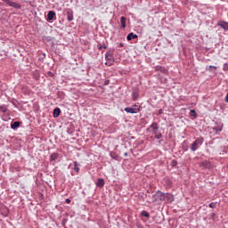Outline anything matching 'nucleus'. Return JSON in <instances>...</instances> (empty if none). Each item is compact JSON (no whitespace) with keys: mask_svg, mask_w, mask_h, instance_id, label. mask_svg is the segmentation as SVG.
Returning a JSON list of instances; mask_svg holds the SVG:
<instances>
[{"mask_svg":"<svg viewBox=\"0 0 228 228\" xmlns=\"http://www.w3.org/2000/svg\"><path fill=\"white\" fill-rule=\"evenodd\" d=\"M146 133L149 136H154L157 140L161 138V134L159 133V126L158 123L153 122L147 129Z\"/></svg>","mask_w":228,"mask_h":228,"instance_id":"1","label":"nucleus"},{"mask_svg":"<svg viewBox=\"0 0 228 228\" xmlns=\"http://www.w3.org/2000/svg\"><path fill=\"white\" fill-rule=\"evenodd\" d=\"M165 192L161 191H157L155 194L152 195V200L151 202H164Z\"/></svg>","mask_w":228,"mask_h":228,"instance_id":"2","label":"nucleus"},{"mask_svg":"<svg viewBox=\"0 0 228 228\" xmlns=\"http://www.w3.org/2000/svg\"><path fill=\"white\" fill-rule=\"evenodd\" d=\"M200 168H204L207 170H209L210 168H213V164L209 160H203L199 163Z\"/></svg>","mask_w":228,"mask_h":228,"instance_id":"3","label":"nucleus"},{"mask_svg":"<svg viewBox=\"0 0 228 228\" xmlns=\"http://www.w3.org/2000/svg\"><path fill=\"white\" fill-rule=\"evenodd\" d=\"M175 200L174 195L172 193H164V202L166 204H172Z\"/></svg>","mask_w":228,"mask_h":228,"instance_id":"4","label":"nucleus"},{"mask_svg":"<svg viewBox=\"0 0 228 228\" xmlns=\"http://www.w3.org/2000/svg\"><path fill=\"white\" fill-rule=\"evenodd\" d=\"M125 111L126 113H140V107H138L137 105H134V107H126L125 108Z\"/></svg>","mask_w":228,"mask_h":228,"instance_id":"5","label":"nucleus"},{"mask_svg":"<svg viewBox=\"0 0 228 228\" xmlns=\"http://www.w3.org/2000/svg\"><path fill=\"white\" fill-rule=\"evenodd\" d=\"M66 13L69 22H72V20H74V11H72V9H67Z\"/></svg>","mask_w":228,"mask_h":228,"instance_id":"6","label":"nucleus"},{"mask_svg":"<svg viewBox=\"0 0 228 228\" xmlns=\"http://www.w3.org/2000/svg\"><path fill=\"white\" fill-rule=\"evenodd\" d=\"M60 159V153H52L50 155V161L53 163V161H58V159Z\"/></svg>","mask_w":228,"mask_h":228,"instance_id":"7","label":"nucleus"},{"mask_svg":"<svg viewBox=\"0 0 228 228\" xmlns=\"http://www.w3.org/2000/svg\"><path fill=\"white\" fill-rule=\"evenodd\" d=\"M155 70H156V72H162V74H167L168 73V70H167L165 69V67H161V66H156Z\"/></svg>","mask_w":228,"mask_h":228,"instance_id":"8","label":"nucleus"},{"mask_svg":"<svg viewBox=\"0 0 228 228\" xmlns=\"http://www.w3.org/2000/svg\"><path fill=\"white\" fill-rule=\"evenodd\" d=\"M56 17V12L53 11H49L47 14V20H53Z\"/></svg>","mask_w":228,"mask_h":228,"instance_id":"9","label":"nucleus"},{"mask_svg":"<svg viewBox=\"0 0 228 228\" xmlns=\"http://www.w3.org/2000/svg\"><path fill=\"white\" fill-rule=\"evenodd\" d=\"M7 4L8 6H12V8H20V4L15 3V2H12L10 0L7 1Z\"/></svg>","mask_w":228,"mask_h":228,"instance_id":"10","label":"nucleus"},{"mask_svg":"<svg viewBox=\"0 0 228 228\" xmlns=\"http://www.w3.org/2000/svg\"><path fill=\"white\" fill-rule=\"evenodd\" d=\"M134 38H138V35H135L134 33H129L126 37V40L131 41Z\"/></svg>","mask_w":228,"mask_h":228,"instance_id":"11","label":"nucleus"},{"mask_svg":"<svg viewBox=\"0 0 228 228\" xmlns=\"http://www.w3.org/2000/svg\"><path fill=\"white\" fill-rule=\"evenodd\" d=\"M96 186H98V188H102V186H104V179L98 178L96 182Z\"/></svg>","mask_w":228,"mask_h":228,"instance_id":"12","label":"nucleus"},{"mask_svg":"<svg viewBox=\"0 0 228 228\" xmlns=\"http://www.w3.org/2000/svg\"><path fill=\"white\" fill-rule=\"evenodd\" d=\"M126 20H127V19H126V17L122 16V17L120 18L121 28H122L123 29H126Z\"/></svg>","mask_w":228,"mask_h":228,"instance_id":"13","label":"nucleus"},{"mask_svg":"<svg viewBox=\"0 0 228 228\" xmlns=\"http://www.w3.org/2000/svg\"><path fill=\"white\" fill-rule=\"evenodd\" d=\"M60 113H61V110H60V108H56L53 110V117L54 118L60 117Z\"/></svg>","mask_w":228,"mask_h":228,"instance_id":"14","label":"nucleus"},{"mask_svg":"<svg viewBox=\"0 0 228 228\" xmlns=\"http://www.w3.org/2000/svg\"><path fill=\"white\" fill-rule=\"evenodd\" d=\"M219 26H220L221 28H223V29H225L226 31H228V23H227V22H225V21H221V22L219 23Z\"/></svg>","mask_w":228,"mask_h":228,"instance_id":"15","label":"nucleus"},{"mask_svg":"<svg viewBox=\"0 0 228 228\" xmlns=\"http://www.w3.org/2000/svg\"><path fill=\"white\" fill-rule=\"evenodd\" d=\"M110 156L112 159H115L116 161H118V155L116 154L114 151L110 152Z\"/></svg>","mask_w":228,"mask_h":228,"instance_id":"16","label":"nucleus"},{"mask_svg":"<svg viewBox=\"0 0 228 228\" xmlns=\"http://www.w3.org/2000/svg\"><path fill=\"white\" fill-rule=\"evenodd\" d=\"M73 165H74V170H75V172H77V173H79V167H80V164L79 163H77V161H74L73 162Z\"/></svg>","mask_w":228,"mask_h":228,"instance_id":"17","label":"nucleus"},{"mask_svg":"<svg viewBox=\"0 0 228 228\" xmlns=\"http://www.w3.org/2000/svg\"><path fill=\"white\" fill-rule=\"evenodd\" d=\"M20 122H19V121L13 122L11 125L12 129H17V127H20Z\"/></svg>","mask_w":228,"mask_h":228,"instance_id":"18","label":"nucleus"},{"mask_svg":"<svg viewBox=\"0 0 228 228\" xmlns=\"http://www.w3.org/2000/svg\"><path fill=\"white\" fill-rule=\"evenodd\" d=\"M142 216H144L145 218H151V214L149 212L142 210L141 213Z\"/></svg>","mask_w":228,"mask_h":228,"instance_id":"19","label":"nucleus"},{"mask_svg":"<svg viewBox=\"0 0 228 228\" xmlns=\"http://www.w3.org/2000/svg\"><path fill=\"white\" fill-rule=\"evenodd\" d=\"M222 129H223L222 125L214 126V131H216V133H220Z\"/></svg>","mask_w":228,"mask_h":228,"instance_id":"20","label":"nucleus"},{"mask_svg":"<svg viewBox=\"0 0 228 228\" xmlns=\"http://www.w3.org/2000/svg\"><path fill=\"white\" fill-rule=\"evenodd\" d=\"M138 92L137 91H134L132 94V98H133V101H136L138 99Z\"/></svg>","mask_w":228,"mask_h":228,"instance_id":"21","label":"nucleus"},{"mask_svg":"<svg viewBox=\"0 0 228 228\" xmlns=\"http://www.w3.org/2000/svg\"><path fill=\"white\" fill-rule=\"evenodd\" d=\"M197 145H198L197 143L191 144V151H192V152H195V151H197L199 149V147Z\"/></svg>","mask_w":228,"mask_h":228,"instance_id":"22","label":"nucleus"},{"mask_svg":"<svg viewBox=\"0 0 228 228\" xmlns=\"http://www.w3.org/2000/svg\"><path fill=\"white\" fill-rule=\"evenodd\" d=\"M0 111L2 113H6V111H8V108H6V106H4V105L0 106Z\"/></svg>","mask_w":228,"mask_h":228,"instance_id":"23","label":"nucleus"},{"mask_svg":"<svg viewBox=\"0 0 228 228\" xmlns=\"http://www.w3.org/2000/svg\"><path fill=\"white\" fill-rule=\"evenodd\" d=\"M190 116L194 117V118H197V112L195 111V110H191Z\"/></svg>","mask_w":228,"mask_h":228,"instance_id":"24","label":"nucleus"},{"mask_svg":"<svg viewBox=\"0 0 228 228\" xmlns=\"http://www.w3.org/2000/svg\"><path fill=\"white\" fill-rule=\"evenodd\" d=\"M208 208H210L211 209H215V208H216V202H211L208 205Z\"/></svg>","mask_w":228,"mask_h":228,"instance_id":"25","label":"nucleus"},{"mask_svg":"<svg viewBox=\"0 0 228 228\" xmlns=\"http://www.w3.org/2000/svg\"><path fill=\"white\" fill-rule=\"evenodd\" d=\"M171 167H177V160H172L171 161Z\"/></svg>","mask_w":228,"mask_h":228,"instance_id":"26","label":"nucleus"},{"mask_svg":"<svg viewBox=\"0 0 228 228\" xmlns=\"http://www.w3.org/2000/svg\"><path fill=\"white\" fill-rule=\"evenodd\" d=\"M211 69H217L216 66H209L208 69H207V70H211Z\"/></svg>","mask_w":228,"mask_h":228,"instance_id":"27","label":"nucleus"},{"mask_svg":"<svg viewBox=\"0 0 228 228\" xmlns=\"http://www.w3.org/2000/svg\"><path fill=\"white\" fill-rule=\"evenodd\" d=\"M65 202H66V204H70L71 200H70V199H66Z\"/></svg>","mask_w":228,"mask_h":228,"instance_id":"28","label":"nucleus"},{"mask_svg":"<svg viewBox=\"0 0 228 228\" xmlns=\"http://www.w3.org/2000/svg\"><path fill=\"white\" fill-rule=\"evenodd\" d=\"M102 47L104 48V49H107V47L106 46H102V45H98V49L101 51V49H102Z\"/></svg>","mask_w":228,"mask_h":228,"instance_id":"29","label":"nucleus"},{"mask_svg":"<svg viewBox=\"0 0 228 228\" xmlns=\"http://www.w3.org/2000/svg\"><path fill=\"white\" fill-rule=\"evenodd\" d=\"M215 216H216V214L212 213V215H211V218H212V220H215Z\"/></svg>","mask_w":228,"mask_h":228,"instance_id":"30","label":"nucleus"},{"mask_svg":"<svg viewBox=\"0 0 228 228\" xmlns=\"http://www.w3.org/2000/svg\"><path fill=\"white\" fill-rule=\"evenodd\" d=\"M162 113H163V109L159 110V115H162Z\"/></svg>","mask_w":228,"mask_h":228,"instance_id":"31","label":"nucleus"},{"mask_svg":"<svg viewBox=\"0 0 228 228\" xmlns=\"http://www.w3.org/2000/svg\"><path fill=\"white\" fill-rule=\"evenodd\" d=\"M109 56H110V54H108V53L105 54L106 60H110Z\"/></svg>","mask_w":228,"mask_h":228,"instance_id":"32","label":"nucleus"},{"mask_svg":"<svg viewBox=\"0 0 228 228\" xmlns=\"http://www.w3.org/2000/svg\"><path fill=\"white\" fill-rule=\"evenodd\" d=\"M225 102H228V93H227V94L225 96Z\"/></svg>","mask_w":228,"mask_h":228,"instance_id":"33","label":"nucleus"},{"mask_svg":"<svg viewBox=\"0 0 228 228\" xmlns=\"http://www.w3.org/2000/svg\"><path fill=\"white\" fill-rule=\"evenodd\" d=\"M226 69H228V65L227 64L224 65V69L226 70Z\"/></svg>","mask_w":228,"mask_h":228,"instance_id":"34","label":"nucleus"},{"mask_svg":"<svg viewBox=\"0 0 228 228\" xmlns=\"http://www.w3.org/2000/svg\"><path fill=\"white\" fill-rule=\"evenodd\" d=\"M119 45H120V47H124V44H122V43Z\"/></svg>","mask_w":228,"mask_h":228,"instance_id":"35","label":"nucleus"},{"mask_svg":"<svg viewBox=\"0 0 228 228\" xmlns=\"http://www.w3.org/2000/svg\"><path fill=\"white\" fill-rule=\"evenodd\" d=\"M124 156H127V152H125V153H124Z\"/></svg>","mask_w":228,"mask_h":228,"instance_id":"36","label":"nucleus"},{"mask_svg":"<svg viewBox=\"0 0 228 228\" xmlns=\"http://www.w3.org/2000/svg\"><path fill=\"white\" fill-rule=\"evenodd\" d=\"M122 145V147H126V144H121Z\"/></svg>","mask_w":228,"mask_h":228,"instance_id":"37","label":"nucleus"},{"mask_svg":"<svg viewBox=\"0 0 228 228\" xmlns=\"http://www.w3.org/2000/svg\"><path fill=\"white\" fill-rule=\"evenodd\" d=\"M147 193H149V191H147Z\"/></svg>","mask_w":228,"mask_h":228,"instance_id":"38","label":"nucleus"}]
</instances>
